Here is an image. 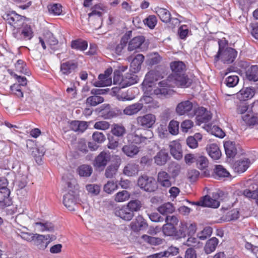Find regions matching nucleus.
Segmentation results:
<instances>
[{
    "mask_svg": "<svg viewBox=\"0 0 258 258\" xmlns=\"http://www.w3.org/2000/svg\"><path fill=\"white\" fill-rule=\"evenodd\" d=\"M224 41L220 40L218 41L219 50L217 54L215 56V59H220L224 63L229 64L233 62L236 58L237 52L235 49L227 47L224 48Z\"/></svg>",
    "mask_w": 258,
    "mask_h": 258,
    "instance_id": "f03ea898",
    "label": "nucleus"
},
{
    "mask_svg": "<svg viewBox=\"0 0 258 258\" xmlns=\"http://www.w3.org/2000/svg\"><path fill=\"white\" fill-rule=\"evenodd\" d=\"M86 190L92 195H98L100 191V187L96 184H89L86 186Z\"/></svg>",
    "mask_w": 258,
    "mask_h": 258,
    "instance_id": "13d9d810",
    "label": "nucleus"
},
{
    "mask_svg": "<svg viewBox=\"0 0 258 258\" xmlns=\"http://www.w3.org/2000/svg\"><path fill=\"white\" fill-rule=\"evenodd\" d=\"M194 107L191 102L186 100L182 101L177 105L176 111L177 113L180 115L186 114L189 117H193L195 116L193 111Z\"/></svg>",
    "mask_w": 258,
    "mask_h": 258,
    "instance_id": "423d86ee",
    "label": "nucleus"
},
{
    "mask_svg": "<svg viewBox=\"0 0 258 258\" xmlns=\"http://www.w3.org/2000/svg\"><path fill=\"white\" fill-rule=\"evenodd\" d=\"M49 238V235H45L36 234L33 240L34 244L37 246L38 249L44 250L47 247L50 243V241L48 240Z\"/></svg>",
    "mask_w": 258,
    "mask_h": 258,
    "instance_id": "f8f14e48",
    "label": "nucleus"
},
{
    "mask_svg": "<svg viewBox=\"0 0 258 258\" xmlns=\"http://www.w3.org/2000/svg\"><path fill=\"white\" fill-rule=\"evenodd\" d=\"M144 56L142 54H137L132 60L131 63V68L132 72L137 73L141 68V65L144 61Z\"/></svg>",
    "mask_w": 258,
    "mask_h": 258,
    "instance_id": "b1692460",
    "label": "nucleus"
},
{
    "mask_svg": "<svg viewBox=\"0 0 258 258\" xmlns=\"http://www.w3.org/2000/svg\"><path fill=\"white\" fill-rule=\"evenodd\" d=\"M169 158L168 153L165 150L160 151L154 157L155 163L159 166L164 165Z\"/></svg>",
    "mask_w": 258,
    "mask_h": 258,
    "instance_id": "a878e982",
    "label": "nucleus"
},
{
    "mask_svg": "<svg viewBox=\"0 0 258 258\" xmlns=\"http://www.w3.org/2000/svg\"><path fill=\"white\" fill-rule=\"evenodd\" d=\"M175 208L173 205L169 202L165 203L158 208V211L162 215H167L174 212Z\"/></svg>",
    "mask_w": 258,
    "mask_h": 258,
    "instance_id": "c9c22d12",
    "label": "nucleus"
},
{
    "mask_svg": "<svg viewBox=\"0 0 258 258\" xmlns=\"http://www.w3.org/2000/svg\"><path fill=\"white\" fill-rule=\"evenodd\" d=\"M110 160L109 153L101 152L95 159L94 166L99 169H103Z\"/></svg>",
    "mask_w": 258,
    "mask_h": 258,
    "instance_id": "1a4fd4ad",
    "label": "nucleus"
},
{
    "mask_svg": "<svg viewBox=\"0 0 258 258\" xmlns=\"http://www.w3.org/2000/svg\"><path fill=\"white\" fill-rule=\"evenodd\" d=\"M246 76L248 80L253 81L258 80V66H252L246 72Z\"/></svg>",
    "mask_w": 258,
    "mask_h": 258,
    "instance_id": "2f4dec72",
    "label": "nucleus"
},
{
    "mask_svg": "<svg viewBox=\"0 0 258 258\" xmlns=\"http://www.w3.org/2000/svg\"><path fill=\"white\" fill-rule=\"evenodd\" d=\"M197 167L200 170H203L208 166L209 161L208 159L203 156H198L196 160Z\"/></svg>",
    "mask_w": 258,
    "mask_h": 258,
    "instance_id": "37998d69",
    "label": "nucleus"
},
{
    "mask_svg": "<svg viewBox=\"0 0 258 258\" xmlns=\"http://www.w3.org/2000/svg\"><path fill=\"white\" fill-rule=\"evenodd\" d=\"M104 101V98L98 95H93L87 98L86 103L92 106H95Z\"/></svg>",
    "mask_w": 258,
    "mask_h": 258,
    "instance_id": "79ce46f5",
    "label": "nucleus"
},
{
    "mask_svg": "<svg viewBox=\"0 0 258 258\" xmlns=\"http://www.w3.org/2000/svg\"><path fill=\"white\" fill-rule=\"evenodd\" d=\"M183 244L187 246L195 247H199L200 246V245H199L200 244V242L198 241V239L193 237H189L186 241Z\"/></svg>",
    "mask_w": 258,
    "mask_h": 258,
    "instance_id": "338daca9",
    "label": "nucleus"
},
{
    "mask_svg": "<svg viewBox=\"0 0 258 258\" xmlns=\"http://www.w3.org/2000/svg\"><path fill=\"white\" fill-rule=\"evenodd\" d=\"M145 40V37L143 36H139L133 38L128 42L127 50L128 51H136L140 47Z\"/></svg>",
    "mask_w": 258,
    "mask_h": 258,
    "instance_id": "f3484780",
    "label": "nucleus"
},
{
    "mask_svg": "<svg viewBox=\"0 0 258 258\" xmlns=\"http://www.w3.org/2000/svg\"><path fill=\"white\" fill-rule=\"evenodd\" d=\"M221 194V192H214L213 194V198H211L209 196H205L201 198L199 201L197 202H191V204L203 207L217 208L220 206L219 198Z\"/></svg>",
    "mask_w": 258,
    "mask_h": 258,
    "instance_id": "7ed1b4c3",
    "label": "nucleus"
},
{
    "mask_svg": "<svg viewBox=\"0 0 258 258\" xmlns=\"http://www.w3.org/2000/svg\"><path fill=\"white\" fill-rule=\"evenodd\" d=\"M138 184L141 189L147 192L154 191L157 188L155 179L146 175L139 178Z\"/></svg>",
    "mask_w": 258,
    "mask_h": 258,
    "instance_id": "39448f33",
    "label": "nucleus"
},
{
    "mask_svg": "<svg viewBox=\"0 0 258 258\" xmlns=\"http://www.w3.org/2000/svg\"><path fill=\"white\" fill-rule=\"evenodd\" d=\"M102 13L99 11L94 10L88 14L89 21L91 22L94 20H96L99 22H102Z\"/></svg>",
    "mask_w": 258,
    "mask_h": 258,
    "instance_id": "864d4df0",
    "label": "nucleus"
},
{
    "mask_svg": "<svg viewBox=\"0 0 258 258\" xmlns=\"http://www.w3.org/2000/svg\"><path fill=\"white\" fill-rule=\"evenodd\" d=\"M149 56V62L151 65L156 64L159 63L161 60V57L157 53H151Z\"/></svg>",
    "mask_w": 258,
    "mask_h": 258,
    "instance_id": "774afa93",
    "label": "nucleus"
},
{
    "mask_svg": "<svg viewBox=\"0 0 258 258\" xmlns=\"http://www.w3.org/2000/svg\"><path fill=\"white\" fill-rule=\"evenodd\" d=\"M172 177L167 172L161 171L157 175V182L162 187L168 188L171 186Z\"/></svg>",
    "mask_w": 258,
    "mask_h": 258,
    "instance_id": "ddd939ff",
    "label": "nucleus"
},
{
    "mask_svg": "<svg viewBox=\"0 0 258 258\" xmlns=\"http://www.w3.org/2000/svg\"><path fill=\"white\" fill-rule=\"evenodd\" d=\"M142 239L152 245H159L163 243L164 240L159 237H155L144 234L142 236Z\"/></svg>",
    "mask_w": 258,
    "mask_h": 258,
    "instance_id": "e433bc0d",
    "label": "nucleus"
},
{
    "mask_svg": "<svg viewBox=\"0 0 258 258\" xmlns=\"http://www.w3.org/2000/svg\"><path fill=\"white\" fill-rule=\"evenodd\" d=\"M13 35L17 40H30L33 37V32L30 25L23 24L18 29H13Z\"/></svg>",
    "mask_w": 258,
    "mask_h": 258,
    "instance_id": "20e7f679",
    "label": "nucleus"
},
{
    "mask_svg": "<svg viewBox=\"0 0 258 258\" xmlns=\"http://www.w3.org/2000/svg\"><path fill=\"white\" fill-rule=\"evenodd\" d=\"M139 171L138 165L134 163H128L123 169V173L128 176L136 175Z\"/></svg>",
    "mask_w": 258,
    "mask_h": 258,
    "instance_id": "f704fd0d",
    "label": "nucleus"
},
{
    "mask_svg": "<svg viewBox=\"0 0 258 258\" xmlns=\"http://www.w3.org/2000/svg\"><path fill=\"white\" fill-rule=\"evenodd\" d=\"M127 40V38L125 37H123L121 39L119 43L115 48V52L116 54L118 55H121L123 49L126 46Z\"/></svg>",
    "mask_w": 258,
    "mask_h": 258,
    "instance_id": "4d7b16f0",
    "label": "nucleus"
},
{
    "mask_svg": "<svg viewBox=\"0 0 258 258\" xmlns=\"http://www.w3.org/2000/svg\"><path fill=\"white\" fill-rule=\"evenodd\" d=\"M207 151L209 155L214 160L219 159L221 155L219 147L215 143L208 145Z\"/></svg>",
    "mask_w": 258,
    "mask_h": 258,
    "instance_id": "4be33fe9",
    "label": "nucleus"
},
{
    "mask_svg": "<svg viewBox=\"0 0 258 258\" xmlns=\"http://www.w3.org/2000/svg\"><path fill=\"white\" fill-rule=\"evenodd\" d=\"M49 12L54 15L58 16L62 13V6L59 4H54L48 7Z\"/></svg>",
    "mask_w": 258,
    "mask_h": 258,
    "instance_id": "3c124183",
    "label": "nucleus"
},
{
    "mask_svg": "<svg viewBox=\"0 0 258 258\" xmlns=\"http://www.w3.org/2000/svg\"><path fill=\"white\" fill-rule=\"evenodd\" d=\"M10 190L9 188H4L0 190V208L4 209L12 204V200L10 197Z\"/></svg>",
    "mask_w": 258,
    "mask_h": 258,
    "instance_id": "4468645a",
    "label": "nucleus"
},
{
    "mask_svg": "<svg viewBox=\"0 0 258 258\" xmlns=\"http://www.w3.org/2000/svg\"><path fill=\"white\" fill-rule=\"evenodd\" d=\"M122 151L127 156L133 157L139 152V148L134 145H127L124 146Z\"/></svg>",
    "mask_w": 258,
    "mask_h": 258,
    "instance_id": "c756f323",
    "label": "nucleus"
},
{
    "mask_svg": "<svg viewBox=\"0 0 258 258\" xmlns=\"http://www.w3.org/2000/svg\"><path fill=\"white\" fill-rule=\"evenodd\" d=\"M111 133L116 137H122L125 134L126 129L121 124L113 123L111 127Z\"/></svg>",
    "mask_w": 258,
    "mask_h": 258,
    "instance_id": "cd10ccee",
    "label": "nucleus"
},
{
    "mask_svg": "<svg viewBox=\"0 0 258 258\" xmlns=\"http://www.w3.org/2000/svg\"><path fill=\"white\" fill-rule=\"evenodd\" d=\"M77 171L80 176L89 177L92 173V168L90 165L84 164L79 166Z\"/></svg>",
    "mask_w": 258,
    "mask_h": 258,
    "instance_id": "ea45409f",
    "label": "nucleus"
},
{
    "mask_svg": "<svg viewBox=\"0 0 258 258\" xmlns=\"http://www.w3.org/2000/svg\"><path fill=\"white\" fill-rule=\"evenodd\" d=\"M118 166L115 164L108 166L105 171V176L107 178H111L116 174Z\"/></svg>",
    "mask_w": 258,
    "mask_h": 258,
    "instance_id": "a18cd8bd",
    "label": "nucleus"
},
{
    "mask_svg": "<svg viewBox=\"0 0 258 258\" xmlns=\"http://www.w3.org/2000/svg\"><path fill=\"white\" fill-rule=\"evenodd\" d=\"M120 110L118 109L109 110L107 112L106 111H103L102 112V116L105 119H111L116 117L119 113Z\"/></svg>",
    "mask_w": 258,
    "mask_h": 258,
    "instance_id": "0e129e2a",
    "label": "nucleus"
},
{
    "mask_svg": "<svg viewBox=\"0 0 258 258\" xmlns=\"http://www.w3.org/2000/svg\"><path fill=\"white\" fill-rule=\"evenodd\" d=\"M117 188V185L113 181H108L103 187L104 191L107 194H111Z\"/></svg>",
    "mask_w": 258,
    "mask_h": 258,
    "instance_id": "bf43d9fd",
    "label": "nucleus"
},
{
    "mask_svg": "<svg viewBox=\"0 0 258 258\" xmlns=\"http://www.w3.org/2000/svg\"><path fill=\"white\" fill-rule=\"evenodd\" d=\"M127 138L128 141L132 144L145 145L148 141L147 137L136 133L128 135Z\"/></svg>",
    "mask_w": 258,
    "mask_h": 258,
    "instance_id": "393cba45",
    "label": "nucleus"
},
{
    "mask_svg": "<svg viewBox=\"0 0 258 258\" xmlns=\"http://www.w3.org/2000/svg\"><path fill=\"white\" fill-rule=\"evenodd\" d=\"M211 118L212 116L210 113L207 110L203 115L196 117L197 120L200 124L208 122Z\"/></svg>",
    "mask_w": 258,
    "mask_h": 258,
    "instance_id": "e2e57ef3",
    "label": "nucleus"
},
{
    "mask_svg": "<svg viewBox=\"0 0 258 258\" xmlns=\"http://www.w3.org/2000/svg\"><path fill=\"white\" fill-rule=\"evenodd\" d=\"M212 231L211 227H206L202 231L198 233L197 236L201 240H205L211 236L212 233Z\"/></svg>",
    "mask_w": 258,
    "mask_h": 258,
    "instance_id": "8fccbe9b",
    "label": "nucleus"
},
{
    "mask_svg": "<svg viewBox=\"0 0 258 258\" xmlns=\"http://www.w3.org/2000/svg\"><path fill=\"white\" fill-rule=\"evenodd\" d=\"M170 68L172 74L170 75L167 79L163 80L159 83L161 88L154 90L155 94H167L168 91L165 87H174L175 86L183 88L188 87L191 84V82L185 74V65L181 61H174L170 63Z\"/></svg>",
    "mask_w": 258,
    "mask_h": 258,
    "instance_id": "f257e3e1",
    "label": "nucleus"
},
{
    "mask_svg": "<svg viewBox=\"0 0 258 258\" xmlns=\"http://www.w3.org/2000/svg\"><path fill=\"white\" fill-rule=\"evenodd\" d=\"M194 122L190 120H185L181 124V130L184 133H187L192 128Z\"/></svg>",
    "mask_w": 258,
    "mask_h": 258,
    "instance_id": "69168bd1",
    "label": "nucleus"
},
{
    "mask_svg": "<svg viewBox=\"0 0 258 258\" xmlns=\"http://www.w3.org/2000/svg\"><path fill=\"white\" fill-rule=\"evenodd\" d=\"M242 118L243 121L248 125H253L258 123V118L252 113L243 115Z\"/></svg>",
    "mask_w": 258,
    "mask_h": 258,
    "instance_id": "a19ab883",
    "label": "nucleus"
},
{
    "mask_svg": "<svg viewBox=\"0 0 258 258\" xmlns=\"http://www.w3.org/2000/svg\"><path fill=\"white\" fill-rule=\"evenodd\" d=\"M34 227L35 229L40 232L45 231L53 232L55 230L54 225L49 222H37L34 223Z\"/></svg>",
    "mask_w": 258,
    "mask_h": 258,
    "instance_id": "a211bd4d",
    "label": "nucleus"
},
{
    "mask_svg": "<svg viewBox=\"0 0 258 258\" xmlns=\"http://www.w3.org/2000/svg\"><path fill=\"white\" fill-rule=\"evenodd\" d=\"M87 42L81 39L73 40L71 42V47L74 49L84 51L87 49Z\"/></svg>",
    "mask_w": 258,
    "mask_h": 258,
    "instance_id": "473e14b6",
    "label": "nucleus"
},
{
    "mask_svg": "<svg viewBox=\"0 0 258 258\" xmlns=\"http://www.w3.org/2000/svg\"><path fill=\"white\" fill-rule=\"evenodd\" d=\"M126 206L134 213V212H137L140 210L142 207V204L139 200H135L131 201Z\"/></svg>",
    "mask_w": 258,
    "mask_h": 258,
    "instance_id": "de8ad7c7",
    "label": "nucleus"
},
{
    "mask_svg": "<svg viewBox=\"0 0 258 258\" xmlns=\"http://www.w3.org/2000/svg\"><path fill=\"white\" fill-rule=\"evenodd\" d=\"M214 171L216 176L219 178L227 177L230 175L229 172L221 165H216Z\"/></svg>",
    "mask_w": 258,
    "mask_h": 258,
    "instance_id": "58836bf2",
    "label": "nucleus"
},
{
    "mask_svg": "<svg viewBox=\"0 0 258 258\" xmlns=\"http://www.w3.org/2000/svg\"><path fill=\"white\" fill-rule=\"evenodd\" d=\"M219 243L218 239L216 237H212L208 240L204 247V250L207 254H209L215 250Z\"/></svg>",
    "mask_w": 258,
    "mask_h": 258,
    "instance_id": "c85d7f7f",
    "label": "nucleus"
},
{
    "mask_svg": "<svg viewBox=\"0 0 258 258\" xmlns=\"http://www.w3.org/2000/svg\"><path fill=\"white\" fill-rule=\"evenodd\" d=\"M238 77L236 75H232L226 78L225 83L229 87H234L238 84Z\"/></svg>",
    "mask_w": 258,
    "mask_h": 258,
    "instance_id": "5fc2aeb1",
    "label": "nucleus"
},
{
    "mask_svg": "<svg viewBox=\"0 0 258 258\" xmlns=\"http://www.w3.org/2000/svg\"><path fill=\"white\" fill-rule=\"evenodd\" d=\"M15 67L16 71L27 76L30 75V72L27 68L26 64L23 60L18 59L15 64Z\"/></svg>",
    "mask_w": 258,
    "mask_h": 258,
    "instance_id": "4c0bfd02",
    "label": "nucleus"
},
{
    "mask_svg": "<svg viewBox=\"0 0 258 258\" xmlns=\"http://www.w3.org/2000/svg\"><path fill=\"white\" fill-rule=\"evenodd\" d=\"M143 107V103L137 102L126 106L123 110V114L126 115H133L138 113Z\"/></svg>",
    "mask_w": 258,
    "mask_h": 258,
    "instance_id": "aec40b11",
    "label": "nucleus"
},
{
    "mask_svg": "<svg viewBox=\"0 0 258 258\" xmlns=\"http://www.w3.org/2000/svg\"><path fill=\"white\" fill-rule=\"evenodd\" d=\"M250 165V161L248 159H243L236 161L233 165V168L235 172L238 173L245 172Z\"/></svg>",
    "mask_w": 258,
    "mask_h": 258,
    "instance_id": "dca6fc26",
    "label": "nucleus"
},
{
    "mask_svg": "<svg viewBox=\"0 0 258 258\" xmlns=\"http://www.w3.org/2000/svg\"><path fill=\"white\" fill-rule=\"evenodd\" d=\"M98 79L99 80L96 81L94 84V85L96 87H101L108 86L111 85L112 84L111 77L105 76V75H103V74L99 75Z\"/></svg>",
    "mask_w": 258,
    "mask_h": 258,
    "instance_id": "7c9ffc66",
    "label": "nucleus"
},
{
    "mask_svg": "<svg viewBox=\"0 0 258 258\" xmlns=\"http://www.w3.org/2000/svg\"><path fill=\"white\" fill-rule=\"evenodd\" d=\"M76 148L78 150L83 153H86L88 151L86 142L85 140L83 139H81L78 141Z\"/></svg>",
    "mask_w": 258,
    "mask_h": 258,
    "instance_id": "680f3d73",
    "label": "nucleus"
},
{
    "mask_svg": "<svg viewBox=\"0 0 258 258\" xmlns=\"http://www.w3.org/2000/svg\"><path fill=\"white\" fill-rule=\"evenodd\" d=\"M114 214L115 216L127 221L131 220L134 216V214L126 205L116 207L114 210Z\"/></svg>",
    "mask_w": 258,
    "mask_h": 258,
    "instance_id": "9d476101",
    "label": "nucleus"
},
{
    "mask_svg": "<svg viewBox=\"0 0 258 258\" xmlns=\"http://www.w3.org/2000/svg\"><path fill=\"white\" fill-rule=\"evenodd\" d=\"M255 94V90L252 87H246L241 89L237 93V97L240 101H245L252 98Z\"/></svg>",
    "mask_w": 258,
    "mask_h": 258,
    "instance_id": "2eb2a0df",
    "label": "nucleus"
},
{
    "mask_svg": "<svg viewBox=\"0 0 258 258\" xmlns=\"http://www.w3.org/2000/svg\"><path fill=\"white\" fill-rule=\"evenodd\" d=\"M179 124V122L176 120L170 121L168 127L169 133L173 135H177L178 133Z\"/></svg>",
    "mask_w": 258,
    "mask_h": 258,
    "instance_id": "6e6d98bb",
    "label": "nucleus"
},
{
    "mask_svg": "<svg viewBox=\"0 0 258 258\" xmlns=\"http://www.w3.org/2000/svg\"><path fill=\"white\" fill-rule=\"evenodd\" d=\"M78 67L77 61L75 60H70L61 63L60 66V72L64 75H69V74L75 72Z\"/></svg>",
    "mask_w": 258,
    "mask_h": 258,
    "instance_id": "9b49d317",
    "label": "nucleus"
},
{
    "mask_svg": "<svg viewBox=\"0 0 258 258\" xmlns=\"http://www.w3.org/2000/svg\"><path fill=\"white\" fill-rule=\"evenodd\" d=\"M156 13L163 22L167 23L170 21L171 15L167 9L157 8L156 9Z\"/></svg>",
    "mask_w": 258,
    "mask_h": 258,
    "instance_id": "bb28decb",
    "label": "nucleus"
},
{
    "mask_svg": "<svg viewBox=\"0 0 258 258\" xmlns=\"http://www.w3.org/2000/svg\"><path fill=\"white\" fill-rule=\"evenodd\" d=\"M159 78V72L157 71H151L146 75V79L148 80L149 83H153L154 81L158 80Z\"/></svg>",
    "mask_w": 258,
    "mask_h": 258,
    "instance_id": "603ef678",
    "label": "nucleus"
},
{
    "mask_svg": "<svg viewBox=\"0 0 258 258\" xmlns=\"http://www.w3.org/2000/svg\"><path fill=\"white\" fill-rule=\"evenodd\" d=\"M44 37L46 42L50 46H53L57 44L58 40L54 36L53 34L48 31L44 35Z\"/></svg>",
    "mask_w": 258,
    "mask_h": 258,
    "instance_id": "c03bdc74",
    "label": "nucleus"
},
{
    "mask_svg": "<svg viewBox=\"0 0 258 258\" xmlns=\"http://www.w3.org/2000/svg\"><path fill=\"white\" fill-rule=\"evenodd\" d=\"M130 195L126 190L119 191L115 195V201L117 202H123L129 199Z\"/></svg>",
    "mask_w": 258,
    "mask_h": 258,
    "instance_id": "09e8293b",
    "label": "nucleus"
},
{
    "mask_svg": "<svg viewBox=\"0 0 258 258\" xmlns=\"http://www.w3.org/2000/svg\"><path fill=\"white\" fill-rule=\"evenodd\" d=\"M224 147L226 155L229 157H232L236 154V149L235 144L231 141H226L224 144Z\"/></svg>",
    "mask_w": 258,
    "mask_h": 258,
    "instance_id": "72a5a7b5",
    "label": "nucleus"
},
{
    "mask_svg": "<svg viewBox=\"0 0 258 258\" xmlns=\"http://www.w3.org/2000/svg\"><path fill=\"white\" fill-rule=\"evenodd\" d=\"M162 231L165 235L173 236L176 234V229L175 226L166 223L162 227Z\"/></svg>",
    "mask_w": 258,
    "mask_h": 258,
    "instance_id": "49530a36",
    "label": "nucleus"
},
{
    "mask_svg": "<svg viewBox=\"0 0 258 258\" xmlns=\"http://www.w3.org/2000/svg\"><path fill=\"white\" fill-rule=\"evenodd\" d=\"M170 151L172 156L177 160H180L182 157L181 145L176 141L172 142L170 145Z\"/></svg>",
    "mask_w": 258,
    "mask_h": 258,
    "instance_id": "6ab92c4d",
    "label": "nucleus"
},
{
    "mask_svg": "<svg viewBox=\"0 0 258 258\" xmlns=\"http://www.w3.org/2000/svg\"><path fill=\"white\" fill-rule=\"evenodd\" d=\"M156 121L155 116L151 113H148L137 118V124L143 128L152 127Z\"/></svg>",
    "mask_w": 258,
    "mask_h": 258,
    "instance_id": "6e6552de",
    "label": "nucleus"
},
{
    "mask_svg": "<svg viewBox=\"0 0 258 258\" xmlns=\"http://www.w3.org/2000/svg\"><path fill=\"white\" fill-rule=\"evenodd\" d=\"M144 22L150 29H153L157 24V20L156 16L150 15L145 19Z\"/></svg>",
    "mask_w": 258,
    "mask_h": 258,
    "instance_id": "052dcab7",
    "label": "nucleus"
},
{
    "mask_svg": "<svg viewBox=\"0 0 258 258\" xmlns=\"http://www.w3.org/2000/svg\"><path fill=\"white\" fill-rule=\"evenodd\" d=\"M8 23L13 27V29H18L23 26L24 23V17L12 11L6 16Z\"/></svg>",
    "mask_w": 258,
    "mask_h": 258,
    "instance_id": "0eeeda50",
    "label": "nucleus"
},
{
    "mask_svg": "<svg viewBox=\"0 0 258 258\" xmlns=\"http://www.w3.org/2000/svg\"><path fill=\"white\" fill-rule=\"evenodd\" d=\"M76 203L75 198L73 195L69 192L64 195L63 204L69 210H75Z\"/></svg>",
    "mask_w": 258,
    "mask_h": 258,
    "instance_id": "5701e85b",
    "label": "nucleus"
},
{
    "mask_svg": "<svg viewBox=\"0 0 258 258\" xmlns=\"http://www.w3.org/2000/svg\"><path fill=\"white\" fill-rule=\"evenodd\" d=\"M113 83L114 84L118 85L120 88H125L132 85L134 82L130 80L125 81L123 80L119 71H116L114 73Z\"/></svg>",
    "mask_w": 258,
    "mask_h": 258,
    "instance_id": "412c9836",
    "label": "nucleus"
}]
</instances>
